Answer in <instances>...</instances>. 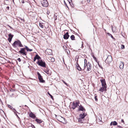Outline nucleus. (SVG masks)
<instances>
[{
  "instance_id": "4be33fe9",
  "label": "nucleus",
  "mask_w": 128,
  "mask_h": 128,
  "mask_svg": "<svg viewBox=\"0 0 128 128\" xmlns=\"http://www.w3.org/2000/svg\"><path fill=\"white\" fill-rule=\"evenodd\" d=\"M8 38H10V39H12L14 36V35L12 34H8Z\"/></svg>"
},
{
  "instance_id": "aec40b11",
  "label": "nucleus",
  "mask_w": 128,
  "mask_h": 128,
  "mask_svg": "<svg viewBox=\"0 0 128 128\" xmlns=\"http://www.w3.org/2000/svg\"><path fill=\"white\" fill-rule=\"evenodd\" d=\"M45 72L46 73L48 76L51 75V72L50 71H49V70H45Z\"/></svg>"
},
{
  "instance_id": "2f4dec72",
  "label": "nucleus",
  "mask_w": 128,
  "mask_h": 128,
  "mask_svg": "<svg viewBox=\"0 0 128 128\" xmlns=\"http://www.w3.org/2000/svg\"><path fill=\"white\" fill-rule=\"evenodd\" d=\"M121 48L122 49H124V46L123 44H122L121 46Z\"/></svg>"
},
{
  "instance_id": "ea45409f",
  "label": "nucleus",
  "mask_w": 128,
  "mask_h": 128,
  "mask_svg": "<svg viewBox=\"0 0 128 128\" xmlns=\"http://www.w3.org/2000/svg\"><path fill=\"white\" fill-rule=\"evenodd\" d=\"M17 60H18V61L19 62H21V59H20V58H18V59Z\"/></svg>"
},
{
  "instance_id": "0eeeda50",
  "label": "nucleus",
  "mask_w": 128,
  "mask_h": 128,
  "mask_svg": "<svg viewBox=\"0 0 128 128\" xmlns=\"http://www.w3.org/2000/svg\"><path fill=\"white\" fill-rule=\"evenodd\" d=\"M37 74L38 76V78L39 80L42 83H44L45 82V81L44 80L42 76L38 72Z\"/></svg>"
},
{
  "instance_id": "72a5a7b5",
  "label": "nucleus",
  "mask_w": 128,
  "mask_h": 128,
  "mask_svg": "<svg viewBox=\"0 0 128 128\" xmlns=\"http://www.w3.org/2000/svg\"><path fill=\"white\" fill-rule=\"evenodd\" d=\"M112 32H115V30H114V28H115L114 27H113L112 26Z\"/></svg>"
},
{
  "instance_id": "6ab92c4d",
  "label": "nucleus",
  "mask_w": 128,
  "mask_h": 128,
  "mask_svg": "<svg viewBox=\"0 0 128 128\" xmlns=\"http://www.w3.org/2000/svg\"><path fill=\"white\" fill-rule=\"evenodd\" d=\"M76 67L77 69L79 70H82V69L81 68V67L80 66L79 64H78V62H77V64L76 65Z\"/></svg>"
},
{
  "instance_id": "423d86ee",
  "label": "nucleus",
  "mask_w": 128,
  "mask_h": 128,
  "mask_svg": "<svg viewBox=\"0 0 128 128\" xmlns=\"http://www.w3.org/2000/svg\"><path fill=\"white\" fill-rule=\"evenodd\" d=\"M41 3L44 6L47 7L48 6V2L46 0H43L41 1Z\"/></svg>"
},
{
  "instance_id": "4d7b16f0",
  "label": "nucleus",
  "mask_w": 128,
  "mask_h": 128,
  "mask_svg": "<svg viewBox=\"0 0 128 128\" xmlns=\"http://www.w3.org/2000/svg\"><path fill=\"white\" fill-rule=\"evenodd\" d=\"M66 6L67 7V8H68V6H67V4H66Z\"/></svg>"
},
{
  "instance_id": "37998d69",
  "label": "nucleus",
  "mask_w": 128,
  "mask_h": 128,
  "mask_svg": "<svg viewBox=\"0 0 128 128\" xmlns=\"http://www.w3.org/2000/svg\"><path fill=\"white\" fill-rule=\"evenodd\" d=\"M121 122H123V123H124V120L123 119H122L121 121Z\"/></svg>"
},
{
  "instance_id": "412c9836",
  "label": "nucleus",
  "mask_w": 128,
  "mask_h": 128,
  "mask_svg": "<svg viewBox=\"0 0 128 128\" xmlns=\"http://www.w3.org/2000/svg\"><path fill=\"white\" fill-rule=\"evenodd\" d=\"M35 121L38 124H40L42 122V121L38 119H36Z\"/></svg>"
},
{
  "instance_id": "4468645a",
  "label": "nucleus",
  "mask_w": 128,
  "mask_h": 128,
  "mask_svg": "<svg viewBox=\"0 0 128 128\" xmlns=\"http://www.w3.org/2000/svg\"><path fill=\"white\" fill-rule=\"evenodd\" d=\"M100 81L101 82L102 85V86H106V84L105 79L101 80Z\"/></svg>"
},
{
  "instance_id": "603ef678",
  "label": "nucleus",
  "mask_w": 128,
  "mask_h": 128,
  "mask_svg": "<svg viewBox=\"0 0 128 128\" xmlns=\"http://www.w3.org/2000/svg\"><path fill=\"white\" fill-rule=\"evenodd\" d=\"M84 47V46L83 45V44H82V48H83Z\"/></svg>"
},
{
  "instance_id": "f03ea898",
  "label": "nucleus",
  "mask_w": 128,
  "mask_h": 128,
  "mask_svg": "<svg viewBox=\"0 0 128 128\" xmlns=\"http://www.w3.org/2000/svg\"><path fill=\"white\" fill-rule=\"evenodd\" d=\"M12 46L14 48H16L18 46L19 47H23L21 42L19 40L15 41L12 44Z\"/></svg>"
},
{
  "instance_id": "a18cd8bd",
  "label": "nucleus",
  "mask_w": 128,
  "mask_h": 128,
  "mask_svg": "<svg viewBox=\"0 0 128 128\" xmlns=\"http://www.w3.org/2000/svg\"><path fill=\"white\" fill-rule=\"evenodd\" d=\"M117 126L118 127V128H122V126Z\"/></svg>"
},
{
  "instance_id": "c756f323",
  "label": "nucleus",
  "mask_w": 128,
  "mask_h": 128,
  "mask_svg": "<svg viewBox=\"0 0 128 128\" xmlns=\"http://www.w3.org/2000/svg\"><path fill=\"white\" fill-rule=\"evenodd\" d=\"M98 120L99 121H101L102 118L100 116H99L98 117Z\"/></svg>"
},
{
  "instance_id": "bf43d9fd",
  "label": "nucleus",
  "mask_w": 128,
  "mask_h": 128,
  "mask_svg": "<svg viewBox=\"0 0 128 128\" xmlns=\"http://www.w3.org/2000/svg\"><path fill=\"white\" fill-rule=\"evenodd\" d=\"M14 112V114L16 113V112Z\"/></svg>"
},
{
  "instance_id": "f257e3e1",
  "label": "nucleus",
  "mask_w": 128,
  "mask_h": 128,
  "mask_svg": "<svg viewBox=\"0 0 128 128\" xmlns=\"http://www.w3.org/2000/svg\"><path fill=\"white\" fill-rule=\"evenodd\" d=\"M24 46L25 48H20V50L19 52V53L22 54V55H26L27 53L25 51V50H26L27 52H30L32 51V50L29 49L27 46Z\"/></svg>"
},
{
  "instance_id": "b1692460",
  "label": "nucleus",
  "mask_w": 128,
  "mask_h": 128,
  "mask_svg": "<svg viewBox=\"0 0 128 128\" xmlns=\"http://www.w3.org/2000/svg\"><path fill=\"white\" fill-rule=\"evenodd\" d=\"M35 57L36 59L39 60L40 58V57L37 54L36 55Z\"/></svg>"
},
{
  "instance_id": "7ed1b4c3",
  "label": "nucleus",
  "mask_w": 128,
  "mask_h": 128,
  "mask_svg": "<svg viewBox=\"0 0 128 128\" xmlns=\"http://www.w3.org/2000/svg\"><path fill=\"white\" fill-rule=\"evenodd\" d=\"M112 61V58L110 55H108L105 60V62L107 64H110Z\"/></svg>"
},
{
  "instance_id": "f8f14e48",
  "label": "nucleus",
  "mask_w": 128,
  "mask_h": 128,
  "mask_svg": "<svg viewBox=\"0 0 128 128\" xmlns=\"http://www.w3.org/2000/svg\"><path fill=\"white\" fill-rule=\"evenodd\" d=\"M86 116V114L85 113V112H83L82 114H80L79 118L82 119H84Z\"/></svg>"
},
{
  "instance_id": "dca6fc26",
  "label": "nucleus",
  "mask_w": 128,
  "mask_h": 128,
  "mask_svg": "<svg viewBox=\"0 0 128 128\" xmlns=\"http://www.w3.org/2000/svg\"><path fill=\"white\" fill-rule=\"evenodd\" d=\"M124 63L122 62H121L120 63L119 67L120 69H122L124 68Z\"/></svg>"
},
{
  "instance_id": "13d9d810",
  "label": "nucleus",
  "mask_w": 128,
  "mask_h": 128,
  "mask_svg": "<svg viewBox=\"0 0 128 128\" xmlns=\"http://www.w3.org/2000/svg\"><path fill=\"white\" fill-rule=\"evenodd\" d=\"M16 115L17 116V117L18 118H19V117H18V115H17V114H16Z\"/></svg>"
},
{
  "instance_id": "ddd939ff",
  "label": "nucleus",
  "mask_w": 128,
  "mask_h": 128,
  "mask_svg": "<svg viewBox=\"0 0 128 128\" xmlns=\"http://www.w3.org/2000/svg\"><path fill=\"white\" fill-rule=\"evenodd\" d=\"M106 86H102V87L100 88L99 90L100 92H103L104 91L106 90Z\"/></svg>"
},
{
  "instance_id": "6e6552de",
  "label": "nucleus",
  "mask_w": 128,
  "mask_h": 128,
  "mask_svg": "<svg viewBox=\"0 0 128 128\" xmlns=\"http://www.w3.org/2000/svg\"><path fill=\"white\" fill-rule=\"evenodd\" d=\"M78 106L79 107L78 108V111H82L83 112H85L86 111V110L81 105L80 106Z\"/></svg>"
},
{
  "instance_id": "bb28decb",
  "label": "nucleus",
  "mask_w": 128,
  "mask_h": 128,
  "mask_svg": "<svg viewBox=\"0 0 128 128\" xmlns=\"http://www.w3.org/2000/svg\"><path fill=\"white\" fill-rule=\"evenodd\" d=\"M112 122L113 125L114 126L118 124L117 122L115 121Z\"/></svg>"
},
{
  "instance_id": "f3484780",
  "label": "nucleus",
  "mask_w": 128,
  "mask_h": 128,
  "mask_svg": "<svg viewBox=\"0 0 128 128\" xmlns=\"http://www.w3.org/2000/svg\"><path fill=\"white\" fill-rule=\"evenodd\" d=\"M29 116L30 117L32 118H36V116L35 115L31 112L29 114Z\"/></svg>"
},
{
  "instance_id": "e433bc0d",
  "label": "nucleus",
  "mask_w": 128,
  "mask_h": 128,
  "mask_svg": "<svg viewBox=\"0 0 128 128\" xmlns=\"http://www.w3.org/2000/svg\"><path fill=\"white\" fill-rule=\"evenodd\" d=\"M87 64V60L86 59H84V64Z\"/></svg>"
},
{
  "instance_id": "393cba45",
  "label": "nucleus",
  "mask_w": 128,
  "mask_h": 128,
  "mask_svg": "<svg viewBox=\"0 0 128 128\" xmlns=\"http://www.w3.org/2000/svg\"><path fill=\"white\" fill-rule=\"evenodd\" d=\"M70 37L72 40H74L75 37L74 35H72Z\"/></svg>"
},
{
  "instance_id": "864d4df0",
  "label": "nucleus",
  "mask_w": 128,
  "mask_h": 128,
  "mask_svg": "<svg viewBox=\"0 0 128 128\" xmlns=\"http://www.w3.org/2000/svg\"><path fill=\"white\" fill-rule=\"evenodd\" d=\"M10 91H14V90L12 89H11L10 90Z\"/></svg>"
},
{
  "instance_id": "9b49d317",
  "label": "nucleus",
  "mask_w": 128,
  "mask_h": 128,
  "mask_svg": "<svg viewBox=\"0 0 128 128\" xmlns=\"http://www.w3.org/2000/svg\"><path fill=\"white\" fill-rule=\"evenodd\" d=\"M46 53L48 55H51L52 54V51L50 49H47L46 50Z\"/></svg>"
},
{
  "instance_id": "c03bdc74",
  "label": "nucleus",
  "mask_w": 128,
  "mask_h": 128,
  "mask_svg": "<svg viewBox=\"0 0 128 128\" xmlns=\"http://www.w3.org/2000/svg\"><path fill=\"white\" fill-rule=\"evenodd\" d=\"M112 122H112L110 124V126H112V125H113Z\"/></svg>"
},
{
  "instance_id": "a211bd4d",
  "label": "nucleus",
  "mask_w": 128,
  "mask_h": 128,
  "mask_svg": "<svg viewBox=\"0 0 128 128\" xmlns=\"http://www.w3.org/2000/svg\"><path fill=\"white\" fill-rule=\"evenodd\" d=\"M78 122L80 123H83L84 122V119H82L80 118H78Z\"/></svg>"
},
{
  "instance_id": "cd10ccee",
  "label": "nucleus",
  "mask_w": 128,
  "mask_h": 128,
  "mask_svg": "<svg viewBox=\"0 0 128 128\" xmlns=\"http://www.w3.org/2000/svg\"><path fill=\"white\" fill-rule=\"evenodd\" d=\"M107 34L108 36H111V37L112 38H114L113 36H112V35L111 34H110L109 33H107Z\"/></svg>"
},
{
  "instance_id": "8fccbe9b",
  "label": "nucleus",
  "mask_w": 128,
  "mask_h": 128,
  "mask_svg": "<svg viewBox=\"0 0 128 128\" xmlns=\"http://www.w3.org/2000/svg\"><path fill=\"white\" fill-rule=\"evenodd\" d=\"M36 58L35 57H34V61L35 62L36 61Z\"/></svg>"
},
{
  "instance_id": "7c9ffc66",
  "label": "nucleus",
  "mask_w": 128,
  "mask_h": 128,
  "mask_svg": "<svg viewBox=\"0 0 128 128\" xmlns=\"http://www.w3.org/2000/svg\"><path fill=\"white\" fill-rule=\"evenodd\" d=\"M8 106L9 108L11 109H12V108H13L10 105H8Z\"/></svg>"
},
{
  "instance_id": "f704fd0d",
  "label": "nucleus",
  "mask_w": 128,
  "mask_h": 128,
  "mask_svg": "<svg viewBox=\"0 0 128 128\" xmlns=\"http://www.w3.org/2000/svg\"><path fill=\"white\" fill-rule=\"evenodd\" d=\"M48 95L50 96V97L51 98L53 99V97L50 94V93H49L48 92Z\"/></svg>"
},
{
  "instance_id": "4c0bfd02",
  "label": "nucleus",
  "mask_w": 128,
  "mask_h": 128,
  "mask_svg": "<svg viewBox=\"0 0 128 128\" xmlns=\"http://www.w3.org/2000/svg\"><path fill=\"white\" fill-rule=\"evenodd\" d=\"M19 18L21 20L22 22H24V19L21 18Z\"/></svg>"
},
{
  "instance_id": "20e7f679",
  "label": "nucleus",
  "mask_w": 128,
  "mask_h": 128,
  "mask_svg": "<svg viewBox=\"0 0 128 128\" xmlns=\"http://www.w3.org/2000/svg\"><path fill=\"white\" fill-rule=\"evenodd\" d=\"M79 102H74L72 104V108L73 109H75L77 107L78 105Z\"/></svg>"
},
{
  "instance_id": "9d476101",
  "label": "nucleus",
  "mask_w": 128,
  "mask_h": 128,
  "mask_svg": "<svg viewBox=\"0 0 128 128\" xmlns=\"http://www.w3.org/2000/svg\"><path fill=\"white\" fill-rule=\"evenodd\" d=\"M87 71H88L91 70L92 68V66L90 63L88 62L87 64Z\"/></svg>"
},
{
  "instance_id": "6e6d98bb",
  "label": "nucleus",
  "mask_w": 128,
  "mask_h": 128,
  "mask_svg": "<svg viewBox=\"0 0 128 128\" xmlns=\"http://www.w3.org/2000/svg\"><path fill=\"white\" fill-rule=\"evenodd\" d=\"M9 27L10 29H12V28L11 26H9Z\"/></svg>"
},
{
  "instance_id": "473e14b6",
  "label": "nucleus",
  "mask_w": 128,
  "mask_h": 128,
  "mask_svg": "<svg viewBox=\"0 0 128 128\" xmlns=\"http://www.w3.org/2000/svg\"><path fill=\"white\" fill-rule=\"evenodd\" d=\"M94 98H95V100H96V101H98V99L97 98V96H94Z\"/></svg>"
},
{
  "instance_id": "49530a36",
  "label": "nucleus",
  "mask_w": 128,
  "mask_h": 128,
  "mask_svg": "<svg viewBox=\"0 0 128 128\" xmlns=\"http://www.w3.org/2000/svg\"><path fill=\"white\" fill-rule=\"evenodd\" d=\"M98 64L100 68H102V66H101L99 64V63H98Z\"/></svg>"
},
{
  "instance_id": "79ce46f5",
  "label": "nucleus",
  "mask_w": 128,
  "mask_h": 128,
  "mask_svg": "<svg viewBox=\"0 0 128 128\" xmlns=\"http://www.w3.org/2000/svg\"><path fill=\"white\" fill-rule=\"evenodd\" d=\"M21 2L22 3L24 4V0H21Z\"/></svg>"
},
{
  "instance_id": "09e8293b",
  "label": "nucleus",
  "mask_w": 128,
  "mask_h": 128,
  "mask_svg": "<svg viewBox=\"0 0 128 128\" xmlns=\"http://www.w3.org/2000/svg\"><path fill=\"white\" fill-rule=\"evenodd\" d=\"M12 110H14V111H15L17 113H18V112L16 111V110H15V108H12Z\"/></svg>"
},
{
  "instance_id": "a878e982",
  "label": "nucleus",
  "mask_w": 128,
  "mask_h": 128,
  "mask_svg": "<svg viewBox=\"0 0 128 128\" xmlns=\"http://www.w3.org/2000/svg\"><path fill=\"white\" fill-rule=\"evenodd\" d=\"M39 26L41 28H44V26L41 23H40Z\"/></svg>"
},
{
  "instance_id": "3c124183",
  "label": "nucleus",
  "mask_w": 128,
  "mask_h": 128,
  "mask_svg": "<svg viewBox=\"0 0 128 128\" xmlns=\"http://www.w3.org/2000/svg\"><path fill=\"white\" fill-rule=\"evenodd\" d=\"M32 127L33 128H35V126L34 125H32Z\"/></svg>"
},
{
  "instance_id": "58836bf2",
  "label": "nucleus",
  "mask_w": 128,
  "mask_h": 128,
  "mask_svg": "<svg viewBox=\"0 0 128 128\" xmlns=\"http://www.w3.org/2000/svg\"><path fill=\"white\" fill-rule=\"evenodd\" d=\"M62 81L65 84H66V86H67V84L66 82H65V81H64V80H62Z\"/></svg>"
},
{
  "instance_id": "2eb2a0df",
  "label": "nucleus",
  "mask_w": 128,
  "mask_h": 128,
  "mask_svg": "<svg viewBox=\"0 0 128 128\" xmlns=\"http://www.w3.org/2000/svg\"><path fill=\"white\" fill-rule=\"evenodd\" d=\"M69 37L68 33V32H67L64 35L63 38L64 39L66 40Z\"/></svg>"
},
{
  "instance_id": "1a4fd4ad",
  "label": "nucleus",
  "mask_w": 128,
  "mask_h": 128,
  "mask_svg": "<svg viewBox=\"0 0 128 128\" xmlns=\"http://www.w3.org/2000/svg\"><path fill=\"white\" fill-rule=\"evenodd\" d=\"M65 119L61 116H60L59 118V120H58L60 122L63 123H65L66 122Z\"/></svg>"
},
{
  "instance_id": "5701e85b",
  "label": "nucleus",
  "mask_w": 128,
  "mask_h": 128,
  "mask_svg": "<svg viewBox=\"0 0 128 128\" xmlns=\"http://www.w3.org/2000/svg\"><path fill=\"white\" fill-rule=\"evenodd\" d=\"M87 64H84L83 68H82V70H84L85 69V68H86V66H87Z\"/></svg>"
},
{
  "instance_id": "de8ad7c7",
  "label": "nucleus",
  "mask_w": 128,
  "mask_h": 128,
  "mask_svg": "<svg viewBox=\"0 0 128 128\" xmlns=\"http://www.w3.org/2000/svg\"><path fill=\"white\" fill-rule=\"evenodd\" d=\"M6 8H7L8 10H9V7L8 6L6 7Z\"/></svg>"
},
{
  "instance_id": "5fc2aeb1",
  "label": "nucleus",
  "mask_w": 128,
  "mask_h": 128,
  "mask_svg": "<svg viewBox=\"0 0 128 128\" xmlns=\"http://www.w3.org/2000/svg\"><path fill=\"white\" fill-rule=\"evenodd\" d=\"M87 1L88 2H90V0H87Z\"/></svg>"
},
{
  "instance_id": "c85d7f7f",
  "label": "nucleus",
  "mask_w": 128,
  "mask_h": 128,
  "mask_svg": "<svg viewBox=\"0 0 128 128\" xmlns=\"http://www.w3.org/2000/svg\"><path fill=\"white\" fill-rule=\"evenodd\" d=\"M51 60L52 62H53L54 61V58H51Z\"/></svg>"
},
{
  "instance_id": "c9c22d12",
  "label": "nucleus",
  "mask_w": 128,
  "mask_h": 128,
  "mask_svg": "<svg viewBox=\"0 0 128 128\" xmlns=\"http://www.w3.org/2000/svg\"><path fill=\"white\" fill-rule=\"evenodd\" d=\"M12 40V39H10V38H8V42H11V41Z\"/></svg>"
},
{
  "instance_id": "a19ab883",
  "label": "nucleus",
  "mask_w": 128,
  "mask_h": 128,
  "mask_svg": "<svg viewBox=\"0 0 128 128\" xmlns=\"http://www.w3.org/2000/svg\"><path fill=\"white\" fill-rule=\"evenodd\" d=\"M50 11H48L47 12V14H48V15H49V14H50Z\"/></svg>"
},
{
  "instance_id": "39448f33",
  "label": "nucleus",
  "mask_w": 128,
  "mask_h": 128,
  "mask_svg": "<svg viewBox=\"0 0 128 128\" xmlns=\"http://www.w3.org/2000/svg\"><path fill=\"white\" fill-rule=\"evenodd\" d=\"M37 64L43 67H46V64L45 62H43L42 60L40 61H38L37 62Z\"/></svg>"
}]
</instances>
